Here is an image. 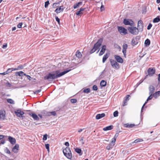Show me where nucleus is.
Here are the masks:
<instances>
[{"instance_id": "1", "label": "nucleus", "mask_w": 160, "mask_h": 160, "mask_svg": "<svg viewBox=\"0 0 160 160\" xmlns=\"http://www.w3.org/2000/svg\"><path fill=\"white\" fill-rule=\"evenodd\" d=\"M71 70V69H69L61 72H59V71L57 70L55 71L56 73L51 74L50 73L48 75L45 76L44 78L45 79H54L55 78H58L65 75Z\"/></svg>"}, {"instance_id": "2", "label": "nucleus", "mask_w": 160, "mask_h": 160, "mask_svg": "<svg viewBox=\"0 0 160 160\" xmlns=\"http://www.w3.org/2000/svg\"><path fill=\"white\" fill-rule=\"evenodd\" d=\"M64 155L68 159H71L72 158V153L69 147H67L63 150Z\"/></svg>"}, {"instance_id": "3", "label": "nucleus", "mask_w": 160, "mask_h": 160, "mask_svg": "<svg viewBox=\"0 0 160 160\" xmlns=\"http://www.w3.org/2000/svg\"><path fill=\"white\" fill-rule=\"evenodd\" d=\"M128 31L131 34L133 35H136L138 33V29L136 27H129L128 28Z\"/></svg>"}, {"instance_id": "4", "label": "nucleus", "mask_w": 160, "mask_h": 160, "mask_svg": "<svg viewBox=\"0 0 160 160\" xmlns=\"http://www.w3.org/2000/svg\"><path fill=\"white\" fill-rule=\"evenodd\" d=\"M102 44L101 41H98V42L94 45L93 48L90 51V53H92L95 52L100 47Z\"/></svg>"}, {"instance_id": "5", "label": "nucleus", "mask_w": 160, "mask_h": 160, "mask_svg": "<svg viewBox=\"0 0 160 160\" xmlns=\"http://www.w3.org/2000/svg\"><path fill=\"white\" fill-rule=\"evenodd\" d=\"M123 23L126 25L133 26L134 23L131 19H124L123 21Z\"/></svg>"}, {"instance_id": "6", "label": "nucleus", "mask_w": 160, "mask_h": 160, "mask_svg": "<svg viewBox=\"0 0 160 160\" xmlns=\"http://www.w3.org/2000/svg\"><path fill=\"white\" fill-rule=\"evenodd\" d=\"M118 30L119 32L122 35H124L127 33V30L122 27H118Z\"/></svg>"}, {"instance_id": "7", "label": "nucleus", "mask_w": 160, "mask_h": 160, "mask_svg": "<svg viewBox=\"0 0 160 160\" xmlns=\"http://www.w3.org/2000/svg\"><path fill=\"white\" fill-rule=\"evenodd\" d=\"M110 62L113 68L117 69L119 68V65L116 61L111 59L110 60Z\"/></svg>"}, {"instance_id": "8", "label": "nucleus", "mask_w": 160, "mask_h": 160, "mask_svg": "<svg viewBox=\"0 0 160 160\" xmlns=\"http://www.w3.org/2000/svg\"><path fill=\"white\" fill-rule=\"evenodd\" d=\"M143 22L142 21L140 20L138 22L137 29H138L139 32H141L143 30Z\"/></svg>"}, {"instance_id": "9", "label": "nucleus", "mask_w": 160, "mask_h": 160, "mask_svg": "<svg viewBox=\"0 0 160 160\" xmlns=\"http://www.w3.org/2000/svg\"><path fill=\"white\" fill-rule=\"evenodd\" d=\"M16 115L19 117H22V115L24 114V112L20 109H18L14 111Z\"/></svg>"}, {"instance_id": "10", "label": "nucleus", "mask_w": 160, "mask_h": 160, "mask_svg": "<svg viewBox=\"0 0 160 160\" xmlns=\"http://www.w3.org/2000/svg\"><path fill=\"white\" fill-rule=\"evenodd\" d=\"M6 117L5 111L4 110H1L0 111V119L4 120L5 119Z\"/></svg>"}, {"instance_id": "11", "label": "nucleus", "mask_w": 160, "mask_h": 160, "mask_svg": "<svg viewBox=\"0 0 160 160\" xmlns=\"http://www.w3.org/2000/svg\"><path fill=\"white\" fill-rule=\"evenodd\" d=\"M128 45L126 44H124L122 46V52L123 53L124 56L126 58V50L128 48Z\"/></svg>"}, {"instance_id": "12", "label": "nucleus", "mask_w": 160, "mask_h": 160, "mask_svg": "<svg viewBox=\"0 0 160 160\" xmlns=\"http://www.w3.org/2000/svg\"><path fill=\"white\" fill-rule=\"evenodd\" d=\"M114 58L118 62L122 63L123 62L122 58L118 55H115Z\"/></svg>"}, {"instance_id": "13", "label": "nucleus", "mask_w": 160, "mask_h": 160, "mask_svg": "<svg viewBox=\"0 0 160 160\" xmlns=\"http://www.w3.org/2000/svg\"><path fill=\"white\" fill-rule=\"evenodd\" d=\"M155 72V69L154 68H149L148 70V75L150 76H152L154 74Z\"/></svg>"}, {"instance_id": "14", "label": "nucleus", "mask_w": 160, "mask_h": 160, "mask_svg": "<svg viewBox=\"0 0 160 160\" xmlns=\"http://www.w3.org/2000/svg\"><path fill=\"white\" fill-rule=\"evenodd\" d=\"M64 9L63 6H61L58 8H57L55 10V12L58 13L60 12H62Z\"/></svg>"}, {"instance_id": "15", "label": "nucleus", "mask_w": 160, "mask_h": 160, "mask_svg": "<svg viewBox=\"0 0 160 160\" xmlns=\"http://www.w3.org/2000/svg\"><path fill=\"white\" fill-rule=\"evenodd\" d=\"M149 94L153 95L155 90L154 87L152 85H150L149 87Z\"/></svg>"}, {"instance_id": "16", "label": "nucleus", "mask_w": 160, "mask_h": 160, "mask_svg": "<svg viewBox=\"0 0 160 160\" xmlns=\"http://www.w3.org/2000/svg\"><path fill=\"white\" fill-rule=\"evenodd\" d=\"M105 116V114L104 113L98 114L96 116V118L98 120L104 117Z\"/></svg>"}, {"instance_id": "17", "label": "nucleus", "mask_w": 160, "mask_h": 160, "mask_svg": "<svg viewBox=\"0 0 160 160\" xmlns=\"http://www.w3.org/2000/svg\"><path fill=\"white\" fill-rule=\"evenodd\" d=\"M43 116H50L51 113L50 112H47L45 110H43L41 112Z\"/></svg>"}, {"instance_id": "18", "label": "nucleus", "mask_w": 160, "mask_h": 160, "mask_svg": "<svg viewBox=\"0 0 160 160\" xmlns=\"http://www.w3.org/2000/svg\"><path fill=\"white\" fill-rule=\"evenodd\" d=\"M106 49V46L103 45L102 47V49L99 54V56H100L103 54L105 52V50Z\"/></svg>"}, {"instance_id": "19", "label": "nucleus", "mask_w": 160, "mask_h": 160, "mask_svg": "<svg viewBox=\"0 0 160 160\" xmlns=\"http://www.w3.org/2000/svg\"><path fill=\"white\" fill-rule=\"evenodd\" d=\"M30 115L32 116V118L34 120L38 121L39 120V118L38 116L34 113H32L30 114Z\"/></svg>"}, {"instance_id": "20", "label": "nucleus", "mask_w": 160, "mask_h": 160, "mask_svg": "<svg viewBox=\"0 0 160 160\" xmlns=\"http://www.w3.org/2000/svg\"><path fill=\"white\" fill-rule=\"evenodd\" d=\"M149 94L150 95V96L148 97V98L147 100V101L145 102L144 104L143 105L142 107V108L141 109V111H142V109L143 108L144 106H145V105L147 103L148 101H149L150 100H151L152 98L153 95H151V94Z\"/></svg>"}, {"instance_id": "21", "label": "nucleus", "mask_w": 160, "mask_h": 160, "mask_svg": "<svg viewBox=\"0 0 160 160\" xmlns=\"http://www.w3.org/2000/svg\"><path fill=\"white\" fill-rule=\"evenodd\" d=\"M19 148V145L16 144L15 145L14 147L12 148V151L16 153L18 152Z\"/></svg>"}, {"instance_id": "22", "label": "nucleus", "mask_w": 160, "mask_h": 160, "mask_svg": "<svg viewBox=\"0 0 160 160\" xmlns=\"http://www.w3.org/2000/svg\"><path fill=\"white\" fill-rule=\"evenodd\" d=\"M109 53H107L104 55L102 58V62L104 63L109 56Z\"/></svg>"}, {"instance_id": "23", "label": "nucleus", "mask_w": 160, "mask_h": 160, "mask_svg": "<svg viewBox=\"0 0 160 160\" xmlns=\"http://www.w3.org/2000/svg\"><path fill=\"white\" fill-rule=\"evenodd\" d=\"M113 128V126L112 125H110L103 128V130L104 131H106L107 130H111Z\"/></svg>"}, {"instance_id": "24", "label": "nucleus", "mask_w": 160, "mask_h": 160, "mask_svg": "<svg viewBox=\"0 0 160 160\" xmlns=\"http://www.w3.org/2000/svg\"><path fill=\"white\" fill-rule=\"evenodd\" d=\"M82 2H80L75 4L73 6V8L74 9H76L81 6L82 4Z\"/></svg>"}, {"instance_id": "25", "label": "nucleus", "mask_w": 160, "mask_h": 160, "mask_svg": "<svg viewBox=\"0 0 160 160\" xmlns=\"http://www.w3.org/2000/svg\"><path fill=\"white\" fill-rule=\"evenodd\" d=\"M8 139L10 142L12 144H14L15 143L16 140L14 138L11 137H9Z\"/></svg>"}, {"instance_id": "26", "label": "nucleus", "mask_w": 160, "mask_h": 160, "mask_svg": "<svg viewBox=\"0 0 160 160\" xmlns=\"http://www.w3.org/2000/svg\"><path fill=\"white\" fill-rule=\"evenodd\" d=\"M160 95V91H158L153 93V96L155 98H157Z\"/></svg>"}, {"instance_id": "27", "label": "nucleus", "mask_w": 160, "mask_h": 160, "mask_svg": "<svg viewBox=\"0 0 160 160\" xmlns=\"http://www.w3.org/2000/svg\"><path fill=\"white\" fill-rule=\"evenodd\" d=\"M76 56L77 58H79L82 57V54L78 50L76 52Z\"/></svg>"}, {"instance_id": "28", "label": "nucleus", "mask_w": 160, "mask_h": 160, "mask_svg": "<svg viewBox=\"0 0 160 160\" xmlns=\"http://www.w3.org/2000/svg\"><path fill=\"white\" fill-rule=\"evenodd\" d=\"M114 143H110L109 145L106 147V149L107 150H110L113 147L114 145Z\"/></svg>"}, {"instance_id": "29", "label": "nucleus", "mask_w": 160, "mask_h": 160, "mask_svg": "<svg viewBox=\"0 0 160 160\" xmlns=\"http://www.w3.org/2000/svg\"><path fill=\"white\" fill-rule=\"evenodd\" d=\"M124 127L126 128H132L135 125L134 124H124Z\"/></svg>"}, {"instance_id": "30", "label": "nucleus", "mask_w": 160, "mask_h": 160, "mask_svg": "<svg viewBox=\"0 0 160 160\" xmlns=\"http://www.w3.org/2000/svg\"><path fill=\"white\" fill-rule=\"evenodd\" d=\"M23 72L22 71L17 72H15V74L16 76H23Z\"/></svg>"}, {"instance_id": "31", "label": "nucleus", "mask_w": 160, "mask_h": 160, "mask_svg": "<svg viewBox=\"0 0 160 160\" xmlns=\"http://www.w3.org/2000/svg\"><path fill=\"white\" fill-rule=\"evenodd\" d=\"M106 85V82L104 80L101 81L100 82V85L101 87H105Z\"/></svg>"}, {"instance_id": "32", "label": "nucleus", "mask_w": 160, "mask_h": 160, "mask_svg": "<svg viewBox=\"0 0 160 160\" xmlns=\"http://www.w3.org/2000/svg\"><path fill=\"white\" fill-rule=\"evenodd\" d=\"M75 149V151L78 153L80 154V155L82 154V153H81V150L79 148H77Z\"/></svg>"}, {"instance_id": "33", "label": "nucleus", "mask_w": 160, "mask_h": 160, "mask_svg": "<svg viewBox=\"0 0 160 160\" xmlns=\"http://www.w3.org/2000/svg\"><path fill=\"white\" fill-rule=\"evenodd\" d=\"M160 21V19L159 17H157L156 18H155L153 20V22H158Z\"/></svg>"}, {"instance_id": "34", "label": "nucleus", "mask_w": 160, "mask_h": 160, "mask_svg": "<svg viewBox=\"0 0 160 160\" xmlns=\"http://www.w3.org/2000/svg\"><path fill=\"white\" fill-rule=\"evenodd\" d=\"M143 141V140L141 138H138L135 140L133 142V143H137L139 142H142Z\"/></svg>"}, {"instance_id": "35", "label": "nucleus", "mask_w": 160, "mask_h": 160, "mask_svg": "<svg viewBox=\"0 0 160 160\" xmlns=\"http://www.w3.org/2000/svg\"><path fill=\"white\" fill-rule=\"evenodd\" d=\"M83 92L85 93H88L90 92V89L89 88L84 89L83 90Z\"/></svg>"}, {"instance_id": "36", "label": "nucleus", "mask_w": 160, "mask_h": 160, "mask_svg": "<svg viewBox=\"0 0 160 160\" xmlns=\"http://www.w3.org/2000/svg\"><path fill=\"white\" fill-rule=\"evenodd\" d=\"M7 102L10 104H14V101L11 99H8L7 100Z\"/></svg>"}, {"instance_id": "37", "label": "nucleus", "mask_w": 160, "mask_h": 160, "mask_svg": "<svg viewBox=\"0 0 160 160\" xmlns=\"http://www.w3.org/2000/svg\"><path fill=\"white\" fill-rule=\"evenodd\" d=\"M144 44L146 47L149 46L150 44V41H145Z\"/></svg>"}, {"instance_id": "38", "label": "nucleus", "mask_w": 160, "mask_h": 160, "mask_svg": "<svg viewBox=\"0 0 160 160\" xmlns=\"http://www.w3.org/2000/svg\"><path fill=\"white\" fill-rule=\"evenodd\" d=\"M138 43V41H132L131 44L133 46L137 45Z\"/></svg>"}, {"instance_id": "39", "label": "nucleus", "mask_w": 160, "mask_h": 160, "mask_svg": "<svg viewBox=\"0 0 160 160\" xmlns=\"http://www.w3.org/2000/svg\"><path fill=\"white\" fill-rule=\"evenodd\" d=\"M5 152L6 153H8V154H10V151L9 150L8 148H6L5 149Z\"/></svg>"}, {"instance_id": "40", "label": "nucleus", "mask_w": 160, "mask_h": 160, "mask_svg": "<svg viewBox=\"0 0 160 160\" xmlns=\"http://www.w3.org/2000/svg\"><path fill=\"white\" fill-rule=\"evenodd\" d=\"M118 111H116L113 113V116L114 117H117L118 116Z\"/></svg>"}, {"instance_id": "41", "label": "nucleus", "mask_w": 160, "mask_h": 160, "mask_svg": "<svg viewBox=\"0 0 160 160\" xmlns=\"http://www.w3.org/2000/svg\"><path fill=\"white\" fill-rule=\"evenodd\" d=\"M71 102L73 103H76L77 102V100L76 99H71Z\"/></svg>"}, {"instance_id": "42", "label": "nucleus", "mask_w": 160, "mask_h": 160, "mask_svg": "<svg viewBox=\"0 0 160 160\" xmlns=\"http://www.w3.org/2000/svg\"><path fill=\"white\" fill-rule=\"evenodd\" d=\"M7 43H4V44H3L2 45V48H3V49H6L7 47Z\"/></svg>"}, {"instance_id": "43", "label": "nucleus", "mask_w": 160, "mask_h": 160, "mask_svg": "<svg viewBox=\"0 0 160 160\" xmlns=\"http://www.w3.org/2000/svg\"><path fill=\"white\" fill-rule=\"evenodd\" d=\"M49 4V1H48L45 2L44 7L45 8H47Z\"/></svg>"}, {"instance_id": "44", "label": "nucleus", "mask_w": 160, "mask_h": 160, "mask_svg": "<svg viewBox=\"0 0 160 160\" xmlns=\"http://www.w3.org/2000/svg\"><path fill=\"white\" fill-rule=\"evenodd\" d=\"M45 148L49 152V144H46Z\"/></svg>"}, {"instance_id": "45", "label": "nucleus", "mask_w": 160, "mask_h": 160, "mask_svg": "<svg viewBox=\"0 0 160 160\" xmlns=\"http://www.w3.org/2000/svg\"><path fill=\"white\" fill-rule=\"evenodd\" d=\"M12 71V68H8L7 71H6L7 74H8Z\"/></svg>"}, {"instance_id": "46", "label": "nucleus", "mask_w": 160, "mask_h": 160, "mask_svg": "<svg viewBox=\"0 0 160 160\" xmlns=\"http://www.w3.org/2000/svg\"><path fill=\"white\" fill-rule=\"evenodd\" d=\"M80 141L81 142L82 144H84V138L83 137H81L80 140Z\"/></svg>"}, {"instance_id": "47", "label": "nucleus", "mask_w": 160, "mask_h": 160, "mask_svg": "<svg viewBox=\"0 0 160 160\" xmlns=\"http://www.w3.org/2000/svg\"><path fill=\"white\" fill-rule=\"evenodd\" d=\"M82 14V12H81L80 10L79 11H77L76 12V14L77 15H79L80 14Z\"/></svg>"}, {"instance_id": "48", "label": "nucleus", "mask_w": 160, "mask_h": 160, "mask_svg": "<svg viewBox=\"0 0 160 160\" xmlns=\"http://www.w3.org/2000/svg\"><path fill=\"white\" fill-rule=\"evenodd\" d=\"M47 134H45L44 135L43 140H46L47 139Z\"/></svg>"}, {"instance_id": "49", "label": "nucleus", "mask_w": 160, "mask_h": 160, "mask_svg": "<svg viewBox=\"0 0 160 160\" xmlns=\"http://www.w3.org/2000/svg\"><path fill=\"white\" fill-rule=\"evenodd\" d=\"M93 90L95 91H96L98 89L96 85H94L92 87Z\"/></svg>"}, {"instance_id": "50", "label": "nucleus", "mask_w": 160, "mask_h": 160, "mask_svg": "<svg viewBox=\"0 0 160 160\" xmlns=\"http://www.w3.org/2000/svg\"><path fill=\"white\" fill-rule=\"evenodd\" d=\"M22 22H20L17 25V27L19 28H20L22 27Z\"/></svg>"}, {"instance_id": "51", "label": "nucleus", "mask_w": 160, "mask_h": 160, "mask_svg": "<svg viewBox=\"0 0 160 160\" xmlns=\"http://www.w3.org/2000/svg\"><path fill=\"white\" fill-rule=\"evenodd\" d=\"M41 89H39L38 90H36V91H33V92L34 94H36L40 92H41Z\"/></svg>"}, {"instance_id": "52", "label": "nucleus", "mask_w": 160, "mask_h": 160, "mask_svg": "<svg viewBox=\"0 0 160 160\" xmlns=\"http://www.w3.org/2000/svg\"><path fill=\"white\" fill-rule=\"evenodd\" d=\"M0 142L2 144H4L5 143V140L3 138L1 139L0 140Z\"/></svg>"}, {"instance_id": "53", "label": "nucleus", "mask_w": 160, "mask_h": 160, "mask_svg": "<svg viewBox=\"0 0 160 160\" xmlns=\"http://www.w3.org/2000/svg\"><path fill=\"white\" fill-rule=\"evenodd\" d=\"M152 24L151 23H149L147 27V29L148 30H149L151 29V28L152 27Z\"/></svg>"}, {"instance_id": "54", "label": "nucleus", "mask_w": 160, "mask_h": 160, "mask_svg": "<svg viewBox=\"0 0 160 160\" xmlns=\"http://www.w3.org/2000/svg\"><path fill=\"white\" fill-rule=\"evenodd\" d=\"M6 85L8 87H10L11 86V84L9 82H7L6 83Z\"/></svg>"}, {"instance_id": "55", "label": "nucleus", "mask_w": 160, "mask_h": 160, "mask_svg": "<svg viewBox=\"0 0 160 160\" xmlns=\"http://www.w3.org/2000/svg\"><path fill=\"white\" fill-rule=\"evenodd\" d=\"M116 139L114 138L112 139L111 142V143H114L116 142Z\"/></svg>"}, {"instance_id": "56", "label": "nucleus", "mask_w": 160, "mask_h": 160, "mask_svg": "<svg viewBox=\"0 0 160 160\" xmlns=\"http://www.w3.org/2000/svg\"><path fill=\"white\" fill-rule=\"evenodd\" d=\"M55 19L56 21L58 22V23L59 24L60 23V19L58 17H55Z\"/></svg>"}, {"instance_id": "57", "label": "nucleus", "mask_w": 160, "mask_h": 160, "mask_svg": "<svg viewBox=\"0 0 160 160\" xmlns=\"http://www.w3.org/2000/svg\"><path fill=\"white\" fill-rule=\"evenodd\" d=\"M50 113H51L50 116L51 115H52L53 116H55L56 115V113L55 111H53V112H50Z\"/></svg>"}, {"instance_id": "58", "label": "nucleus", "mask_w": 160, "mask_h": 160, "mask_svg": "<svg viewBox=\"0 0 160 160\" xmlns=\"http://www.w3.org/2000/svg\"><path fill=\"white\" fill-rule=\"evenodd\" d=\"M114 47L116 48H117L118 49H120V50L121 49V47L119 46L118 45H117V44H115L114 45Z\"/></svg>"}, {"instance_id": "59", "label": "nucleus", "mask_w": 160, "mask_h": 160, "mask_svg": "<svg viewBox=\"0 0 160 160\" xmlns=\"http://www.w3.org/2000/svg\"><path fill=\"white\" fill-rule=\"evenodd\" d=\"M130 96L129 95H127L126 97V98L125 100V101H127L129 100V97Z\"/></svg>"}, {"instance_id": "60", "label": "nucleus", "mask_w": 160, "mask_h": 160, "mask_svg": "<svg viewBox=\"0 0 160 160\" xmlns=\"http://www.w3.org/2000/svg\"><path fill=\"white\" fill-rule=\"evenodd\" d=\"M118 133H116L115 134V135H114V137H113L114 138H115L116 139V138H117V137H118Z\"/></svg>"}, {"instance_id": "61", "label": "nucleus", "mask_w": 160, "mask_h": 160, "mask_svg": "<svg viewBox=\"0 0 160 160\" xmlns=\"http://www.w3.org/2000/svg\"><path fill=\"white\" fill-rule=\"evenodd\" d=\"M144 80V79H143V80H141L140 81H139V82L137 83V84L138 85H139L141 83H142L143 81Z\"/></svg>"}, {"instance_id": "62", "label": "nucleus", "mask_w": 160, "mask_h": 160, "mask_svg": "<svg viewBox=\"0 0 160 160\" xmlns=\"http://www.w3.org/2000/svg\"><path fill=\"white\" fill-rule=\"evenodd\" d=\"M101 11H102L104 10V7L103 5H102L100 8Z\"/></svg>"}, {"instance_id": "63", "label": "nucleus", "mask_w": 160, "mask_h": 160, "mask_svg": "<svg viewBox=\"0 0 160 160\" xmlns=\"http://www.w3.org/2000/svg\"><path fill=\"white\" fill-rule=\"evenodd\" d=\"M127 101L124 100V102H123V103L122 105V106H124L126 105L127 104Z\"/></svg>"}, {"instance_id": "64", "label": "nucleus", "mask_w": 160, "mask_h": 160, "mask_svg": "<svg viewBox=\"0 0 160 160\" xmlns=\"http://www.w3.org/2000/svg\"><path fill=\"white\" fill-rule=\"evenodd\" d=\"M65 145L67 146H69V143L68 142H66L64 144Z\"/></svg>"}]
</instances>
